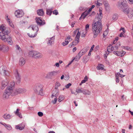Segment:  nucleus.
<instances>
[{"label":"nucleus","instance_id":"f257e3e1","mask_svg":"<svg viewBox=\"0 0 133 133\" xmlns=\"http://www.w3.org/2000/svg\"><path fill=\"white\" fill-rule=\"evenodd\" d=\"M99 13H97L98 16L95 18V22H93L92 25V30L94 34L93 37H96L102 29L101 19L103 17L102 8H99Z\"/></svg>","mask_w":133,"mask_h":133},{"label":"nucleus","instance_id":"f03ea898","mask_svg":"<svg viewBox=\"0 0 133 133\" xmlns=\"http://www.w3.org/2000/svg\"><path fill=\"white\" fill-rule=\"evenodd\" d=\"M0 30L3 32H0V38L4 41L7 42L9 44L12 45V42L11 38L8 35L10 31L6 30V27L3 24L0 26Z\"/></svg>","mask_w":133,"mask_h":133},{"label":"nucleus","instance_id":"7ed1b4c3","mask_svg":"<svg viewBox=\"0 0 133 133\" xmlns=\"http://www.w3.org/2000/svg\"><path fill=\"white\" fill-rule=\"evenodd\" d=\"M15 83L14 82H11L9 85L7 87L3 94V98L8 99L10 95H14V88Z\"/></svg>","mask_w":133,"mask_h":133},{"label":"nucleus","instance_id":"20e7f679","mask_svg":"<svg viewBox=\"0 0 133 133\" xmlns=\"http://www.w3.org/2000/svg\"><path fill=\"white\" fill-rule=\"evenodd\" d=\"M43 88V86L42 84H36L34 87V90L36 94L41 96L44 95Z\"/></svg>","mask_w":133,"mask_h":133},{"label":"nucleus","instance_id":"39448f33","mask_svg":"<svg viewBox=\"0 0 133 133\" xmlns=\"http://www.w3.org/2000/svg\"><path fill=\"white\" fill-rule=\"evenodd\" d=\"M78 30V29H77L76 30L74 31V32L75 34H76ZM80 34V32H79V31L78 30V32L77 33V34L75 37V40L72 42V43H71L69 44V47H71L72 46H74L78 44V43H79V41Z\"/></svg>","mask_w":133,"mask_h":133},{"label":"nucleus","instance_id":"423d86ee","mask_svg":"<svg viewBox=\"0 0 133 133\" xmlns=\"http://www.w3.org/2000/svg\"><path fill=\"white\" fill-rule=\"evenodd\" d=\"M31 28L32 31H35V34H32V33H28V36L30 37L33 38L36 36L37 34V31L38 29V27L36 25H31L28 28Z\"/></svg>","mask_w":133,"mask_h":133},{"label":"nucleus","instance_id":"0eeeda50","mask_svg":"<svg viewBox=\"0 0 133 133\" xmlns=\"http://www.w3.org/2000/svg\"><path fill=\"white\" fill-rule=\"evenodd\" d=\"M117 6L121 9H124L127 6V2L126 0H120L118 2Z\"/></svg>","mask_w":133,"mask_h":133},{"label":"nucleus","instance_id":"6e6552de","mask_svg":"<svg viewBox=\"0 0 133 133\" xmlns=\"http://www.w3.org/2000/svg\"><path fill=\"white\" fill-rule=\"evenodd\" d=\"M14 74L16 78V82L17 84H19L20 82L21 76L19 74L18 70L15 69L14 71Z\"/></svg>","mask_w":133,"mask_h":133},{"label":"nucleus","instance_id":"1a4fd4ad","mask_svg":"<svg viewBox=\"0 0 133 133\" xmlns=\"http://www.w3.org/2000/svg\"><path fill=\"white\" fill-rule=\"evenodd\" d=\"M15 16L17 18L21 17L24 15V13L22 10H16L15 12Z\"/></svg>","mask_w":133,"mask_h":133},{"label":"nucleus","instance_id":"9d476101","mask_svg":"<svg viewBox=\"0 0 133 133\" xmlns=\"http://www.w3.org/2000/svg\"><path fill=\"white\" fill-rule=\"evenodd\" d=\"M0 73L3 75H6L8 72L6 71V68L5 66H2L0 67Z\"/></svg>","mask_w":133,"mask_h":133},{"label":"nucleus","instance_id":"9b49d317","mask_svg":"<svg viewBox=\"0 0 133 133\" xmlns=\"http://www.w3.org/2000/svg\"><path fill=\"white\" fill-rule=\"evenodd\" d=\"M14 91V95H16L18 94H22L25 92L26 90L25 89L19 88L17 89Z\"/></svg>","mask_w":133,"mask_h":133},{"label":"nucleus","instance_id":"f8f14e48","mask_svg":"<svg viewBox=\"0 0 133 133\" xmlns=\"http://www.w3.org/2000/svg\"><path fill=\"white\" fill-rule=\"evenodd\" d=\"M88 49V47L85 48L81 50L78 54V58L79 59L87 51Z\"/></svg>","mask_w":133,"mask_h":133},{"label":"nucleus","instance_id":"ddd939ff","mask_svg":"<svg viewBox=\"0 0 133 133\" xmlns=\"http://www.w3.org/2000/svg\"><path fill=\"white\" fill-rule=\"evenodd\" d=\"M36 19L37 24L40 26L43 25L45 24V22L44 21H43L41 19V17H37L36 18Z\"/></svg>","mask_w":133,"mask_h":133},{"label":"nucleus","instance_id":"4468645a","mask_svg":"<svg viewBox=\"0 0 133 133\" xmlns=\"http://www.w3.org/2000/svg\"><path fill=\"white\" fill-rule=\"evenodd\" d=\"M55 38L54 37L47 39V44L48 45H52L54 43Z\"/></svg>","mask_w":133,"mask_h":133},{"label":"nucleus","instance_id":"2eb2a0df","mask_svg":"<svg viewBox=\"0 0 133 133\" xmlns=\"http://www.w3.org/2000/svg\"><path fill=\"white\" fill-rule=\"evenodd\" d=\"M72 40V39L71 37L70 36H68L65 39V42H63L62 43V44L63 46H65L67 45L69 42H70Z\"/></svg>","mask_w":133,"mask_h":133},{"label":"nucleus","instance_id":"dca6fc26","mask_svg":"<svg viewBox=\"0 0 133 133\" xmlns=\"http://www.w3.org/2000/svg\"><path fill=\"white\" fill-rule=\"evenodd\" d=\"M8 81L5 79V80H3L2 82V87L1 88L2 89H3L8 84Z\"/></svg>","mask_w":133,"mask_h":133},{"label":"nucleus","instance_id":"f3484780","mask_svg":"<svg viewBox=\"0 0 133 133\" xmlns=\"http://www.w3.org/2000/svg\"><path fill=\"white\" fill-rule=\"evenodd\" d=\"M37 51H31L29 52V56L30 57H31L35 58V55L36 54H37Z\"/></svg>","mask_w":133,"mask_h":133},{"label":"nucleus","instance_id":"a211bd4d","mask_svg":"<svg viewBox=\"0 0 133 133\" xmlns=\"http://www.w3.org/2000/svg\"><path fill=\"white\" fill-rule=\"evenodd\" d=\"M89 13L87 11H85L81 15V16L80 17L79 19H81V18H82L83 19H84L85 17L89 14Z\"/></svg>","mask_w":133,"mask_h":133},{"label":"nucleus","instance_id":"6ab92c4d","mask_svg":"<svg viewBox=\"0 0 133 133\" xmlns=\"http://www.w3.org/2000/svg\"><path fill=\"white\" fill-rule=\"evenodd\" d=\"M25 59L23 57L21 58L19 60V64L21 66H23L25 63Z\"/></svg>","mask_w":133,"mask_h":133},{"label":"nucleus","instance_id":"aec40b11","mask_svg":"<svg viewBox=\"0 0 133 133\" xmlns=\"http://www.w3.org/2000/svg\"><path fill=\"white\" fill-rule=\"evenodd\" d=\"M37 14L40 16H43L44 14V12L42 9L38 10L37 11Z\"/></svg>","mask_w":133,"mask_h":133},{"label":"nucleus","instance_id":"412c9836","mask_svg":"<svg viewBox=\"0 0 133 133\" xmlns=\"http://www.w3.org/2000/svg\"><path fill=\"white\" fill-rule=\"evenodd\" d=\"M24 126L22 124H21L16 125L15 128L17 129L21 130L24 129Z\"/></svg>","mask_w":133,"mask_h":133},{"label":"nucleus","instance_id":"4be33fe9","mask_svg":"<svg viewBox=\"0 0 133 133\" xmlns=\"http://www.w3.org/2000/svg\"><path fill=\"white\" fill-rule=\"evenodd\" d=\"M122 9L123 12L125 14H128L129 12V9L128 7Z\"/></svg>","mask_w":133,"mask_h":133},{"label":"nucleus","instance_id":"5701e85b","mask_svg":"<svg viewBox=\"0 0 133 133\" xmlns=\"http://www.w3.org/2000/svg\"><path fill=\"white\" fill-rule=\"evenodd\" d=\"M9 50V47L6 45H3L2 46V50L3 52H7Z\"/></svg>","mask_w":133,"mask_h":133},{"label":"nucleus","instance_id":"b1692460","mask_svg":"<svg viewBox=\"0 0 133 133\" xmlns=\"http://www.w3.org/2000/svg\"><path fill=\"white\" fill-rule=\"evenodd\" d=\"M52 93V97H53V96L56 97L59 95V93L58 92V91L57 90L53 91Z\"/></svg>","mask_w":133,"mask_h":133},{"label":"nucleus","instance_id":"393cba45","mask_svg":"<svg viewBox=\"0 0 133 133\" xmlns=\"http://www.w3.org/2000/svg\"><path fill=\"white\" fill-rule=\"evenodd\" d=\"M3 117L5 119H8L11 118L12 117V116L11 115H10L9 114H5L3 116Z\"/></svg>","mask_w":133,"mask_h":133},{"label":"nucleus","instance_id":"a878e982","mask_svg":"<svg viewBox=\"0 0 133 133\" xmlns=\"http://www.w3.org/2000/svg\"><path fill=\"white\" fill-rule=\"evenodd\" d=\"M114 47L110 44L107 48V51L108 52H111V51L114 50Z\"/></svg>","mask_w":133,"mask_h":133},{"label":"nucleus","instance_id":"bb28decb","mask_svg":"<svg viewBox=\"0 0 133 133\" xmlns=\"http://www.w3.org/2000/svg\"><path fill=\"white\" fill-rule=\"evenodd\" d=\"M126 52L125 51H118V55L117 56H119L122 57L125 54Z\"/></svg>","mask_w":133,"mask_h":133},{"label":"nucleus","instance_id":"cd10ccee","mask_svg":"<svg viewBox=\"0 0 133 133\" xmlns=\"http://www.w3.org/2000/svg\"><path fill=\"white\" fill-rule=\"evenodd\" d=\"M52 12V10L51 9H46V14L47 15L50 16Z\"/></svg>","mask_w":133,"mask_h":133},{"label":"nucleus","instance_id":"c85d7f7f","mask_svg":"<svg viewBox=\"0 0 133 133\" xmlns=\"http://www.w3.org/2000/svg\"><path fill=\"white\" fill-rule=\"evenodd\" d=\"M36 54L35 56V58H39L42 57V55L39 52H37V53Z\"/></svg>","mask_w":133,"mask_h":133},{"label":"nucleus","instance_id":"c756f323","mask_svg":"<svg viewBox=\"0 0 133 133\" xmlns=\"http://www.w3.org/2000/svg\"><path fill=\"white\" fill-rule=\"evenodd\" d=\"M82 93L84 95H90V92L88 90H83V92Z\"/></svg>","mask_w":133,"mask_h":133},{"label":"nucleus","instance_id":"7c9ffc66","mask_svg":"<svg viewBox=\"0 0 133 133\" xmlns=\"http://www.w3.org/2000/svg\"><path fill=\"white\" fill-rule=\"evenodd\" d=\"M57 74V72L55 71H53L49 73V75L50 76H52L56 75Z\"/></svg>","mask_w":133,"mask_h":133},{"label":"nucleus","instance_id":"2f4dec72","mask_svg":"<svg viewBox=\"0 0 133 133\" xmlns=\"http://www.w3.org/2000/svg\"><path fill=\"white\" fill-rule=\"evenodd\" d=\"M103 65L102 64H99L98 65L97 68L98 70H103Z\"/></svg>","mask_w":133,"mask_h":133},{"label":"nucleus","instance_id":"473e14b6","mask_svg":"<svg viewBox=\"0 0 133 133\" xmlns=\"http://www.w3.org/2000/svg\"><path fill=\"white\" fill-rule=\"evenodd\" d=\"M61 85L60 83L58 82H57L55 83V89H57Z\"/></svg>","mask_w":133,"mask_h":133},{"label":"nucleus","instance_id":"72a5a7b5","mask_svg":"<svg viewBox=\"0 0 133 133\" xmlns=\"http://www.w3.org/2000/svg\"><path fill=\"white\" fill-rule=\"evenodd\" d=\"M64 99V96L62 95H60L59 97L58 101L59 102H61Z\"/></svg>","mask_w":133,"mask_h":133},{"label":"nucleus","instance_id":"f704fd0d","mask_svg":"<svg viewBox=\"0 0 133 133\" xmlns=\"http://www.w3.org/2000/svg\"><path fill=\"white\" fill-rule=\"evenodd\" d=\"M6 18H7V20L8 21V22L9 24L13 28V27L14 25L12 23H11L9 21L10 19L9 18H8V16H7L6 17Z\"/></svg>","mask_w":133,"mask_h":133},{"label":"nucleus","instance_id":"c9c22d12","mask_svg":"<svg viewBox=\"0 0 133 133\" xmlns=\"http://www.w3.org/2000/svg\"><path fill=\"white\" fill-rule=\"evenodd\" d=\"M94 45H93L91 47L90 50L89 51L88 54V55L89 56H90L91 55V52L93 50L94 48Z\"/></svg>","mask_w":133,"mask_h":133},{"label":"nucleus","instance_id":"e433bc0d","mask_svg":"<svg viewBox=\"0 0 133 133\" xmlns=\"http://www.w3.org/2000/svg\"><path fill=\"white\" fill-rule=\"evenodd\" d=\"M82 88H81V89H76V92L78 94L82 93L83 90H82Z\"/></svg>","mask_w":133,"mask_h":133},{"label":"nucleus","instance_id":"4c0bfd02","mask_svg":"<svg viewBox=\"0 0 133 133\" xmlns=\"http://www.w3.org/2000/svg\"><path fill=\"white\" fill-rule=\"evenodd\" d=\"M118 18V15L117 14H115L113 16L112 18L115 20H116Z\"/></svg>","mask_w":133,"mask_h":133},{"label":"nucleus","instance_id":"58836bf2","mask_svg":"<svg viewBox=\"0 0 133 133\" xmlns=\"http://www.w3.org/2000/svg\"><path fill=\"white\" fill-rule=\"evenodd\" d=\"M131 11L130 13L131 14H129L128 15V17L130 18H131L133 17V9L131 10Z\"/></svg>","mask_w":133,"mask_h":133},{"label":"nucleus","instance_id":"ea45409f","mask_svg":"<svg viewBox=\"0 0 133 133\" xmlns=\"http://www.w3.org/2000/svg\"><path fill=\"white\" fill-rule=\"evenodd\" d=\"M100 0H98V1H96L95 2V4L97 7H98L101 4V3L99 2H98Z\"/></svg>","mask_w":133,"mask_h":133},{"label":"nucleus","instance_id":"a19ab883","mask_svg":"<svg viewBox=\"0 0 133 133\" xmlns=\"http://www.w3.org/2000/svg\"><path fill=\"white\" fill-rule=\"evenodd\" d=\"M5 128L8 130H10L11 129L12 127L9 124H7Z\"/></svg>","mask_w":133,"mask_h":133},{"label":"nucleus","instance_id":"79ce46f5","mask_svg":"<svg viewBox=\"0 0 133 133\" xmlns=\"http://www.w3.org/2000/svg\"><path fill=\"white\" fill-rule=\"evenodd\" d=\"M52 12L53 14L55 15H57L58 14V12L57 10H54Z\"/></svg>","mask_w":133,"mask_h":133},{"label":"nucleus","instance_id":"37998d69","mask_svg":"<svg viewBox=\"0 0 133 133\" xmlns=\"http://www.w3.org/2000/svg\"><path fill=\"white\" fill-rule=\"evenodd\" d=\"M125 32H121L119 35V36L120 37H124V33Z\"/></svg>","mask_w":133,"mask_h":133},{"label":"nucleus","instance_id":"c03bdc74","mask_svg":"<svg viewBox=\"0 0 133 133\" xmlns=\"http://www.w3.org/2000/svg\"><path fill=\"white\" fill-rule=\"evenodd\" d=\"M38 115L39 116L42 117L43 115V113L41 112H39L38 113Z\"/></svg>","mask_w":133,"mask_h":133},{"label":"nucleus","instance_id":"a18cd8bd","mask_svg":"<svg viewBox=\"0 0 133 133\" xmlns=\"http://www.w3.org/2000/svg\"><path fill=\"white\" fill-rule=\"evenodd\" d=\"M103 3L105 7H107L108 6L109 4L106 1H104L103 2Z\"/></svg>","mask_w":133,"mask_h":133},{"label":"nucleus","instance_id":"49530a36","mask_svg":"<svg viewBox=\"0 0 133 133\" xmlns=\"http://www.w3.org/2000/svg\"><path fill=\"white\" fill-rule=\"evenodd\" d=\"M116 83H118L119 81V77L117 75H116Z\"/></svg>","mask_w":133,"mask_h":133},{"label":"nucleus","instance_id":"de8ad7c7","mask_svg":"<svg viewBox=\"0 0 133 133\" xmlns=\"http://www.w3.org/2000/svg\"><path fill=\"white\" fill-rule=\"evenodd\" d=\"M15 115L18 116L19 117H20L21 118H22L21 114L19 112H18V113L17 114H16Z\"/></svg>","mask_w":133,"mask_h":133},{"label":"nucleus","instance_id":"09e8293b","mask_svg":"<svg viewBox=\"0 0 133 133\" xmlns=\"http://www.w3.org/2000/svg\"><path fill=\"white\" fill-rule=\"evenodd\" d=\"M89 29V25L88 24H87L85 26V30L86 31L87 30Z\"/></svg>","mask_w":133,"mask_h":133},{"label":"nucleus","instance_id":"8fccbe9b","mask_svg":"<svg viewBox=\"0 0 133 133\" xmlns=\"http://www.w3.org/2000/svg\"><path fill=\"white\" fill-rule=\"evenodd\" d=\"M71 85V84L70 83H69L66 85L65 87L66 88H69L70 87Z\"/></svg>","mask_w":133,"mask_h":133},{"label":"nucleus","instance_id":"3c124183","mask_svg":"<svg viewBox=\"0 0 133 133\" xmlns=\"http://www.w3.org/2000/svg\"><path fill=\"white\" fill-rule=\"evenodd\" d=\"M16 49L18 50L19 51H22L21 49L20 48V47L19 46V45H16Z\"/></svg>","mask_w":133,"mask_h":133},{"label":"nucleus","instance_id":"603ef678","mask_svg":"<svg viewBox=\"0 0 133 133\" xmlns=\"http://www.w3.org/2000/svg\"><path fill=\"white\" fill-rule=\"evenodd\" d=\"M108 33V31L107 30H106L105 31H104L103 34L105 35H107Z\"/></svg>","mask_w":133,"mask_h":133},{"label":"nucleus","instance_id":"864d4df0","mask_svg":"<svg viewBox=\"0 0 133 133\" xmlns=\"http://www.w3.org/2000/svg\"><path fill=\"white\" fill-rule=\"evenodd\" d=\"M19 109H17L16 110V111L14 112L15 114H17L19 112Z\"/></svg>","mask_w":133,"mask_h":133},{"label":"nucleus","instance_id":"5fc2aeb1","mask_svg":"<svg viewBox=\"0 0 133 133\" xmlns=\"http://www.w3.org/2000/svg\"><path fill=\"white\" fill-rule=\"evenodd\" d=\"M57 98H55L54 101H52V103L54 104H55L57 101Z\"/></svg>","mask_w":133,"mask_h":133},{"label":"nucleus","instance_id":"6e6d98bb","mask_svg":"<svg viewBox=\"0 0 133 133\" xmlns=\"http://www.w3.org/2000/svg\"><path fill=\"white\" fill-rule=\"evenodd\" d=\"M99 49V46L98 45H97L95 48V49L96 51L98 50Z\"/></svg>","mask_w":133,"mask_h":133},{"label":"nucleus","instance_id":"4d7b16f0","mask_svg":"<svg viewBox=\"0 0 133 133\" xmlns=\"http://www.w3.org/2000/svg\"><path fill=\"white\" fill-rule=\"evenodd\" d=\"M118 46H115L114 47V50H117L118 49Z\"/></svg>","mask_w":133,"mask_h":133},{"label":"nucleus","instance_id":"13d9d810","mask_svg":"<svg viewBox=\"0 0 133 133\" xmlns=\"http://www.w3.org/2000/svg\"><path fill=\"white\" fill-rule=\"evenodd\" d=\"M121 30H122L123 31V32H125V29L123 28H121L120 29V31Z\"/></svg>","mask_w":133,"mask_h":133},{"label":"nucleus","instance_id":"bf43d9fd","mask_svg":"<svg viewBox=\"0 0 133 133\" xmlns=\"http://www.w3.org/2000/svg\"><path fill=\"white\" fill-rule=\"evenodd\" d=\"M121 45V43L120 42H117L116 44V45L118 46H119Z\"/></svg>","mask_w":133,"mask_h":133},{"label":"nucleus","instance_id":"052dcab7","mask_svg":"<svg viewBox=\"0 0 133 133\" xmlns=\"http://www.w3.org/2000/svg\"><path fill=\"white\" fill-rule=\"evenodd\" d=\"M77 50V48L76 47H75L72 50V51L73 52H74Z\"/></svg>","mask_w":133,"mask_h":133},{"label":"nucleus","instance_id":"680f3d73","mask_svg":"<svg viewBox=\"0 0 133 133\" xmlns=\"http://www.w3.org/2000/svg\"><path fill=\"white\" fill-rule=\"evenodd\" d=\"M113 53L117 55H118V51H114L113 52Z\"/></svg>","mask_w":133,"mask_h":133},{"label":"nucleus","instance_id":"e2e57ef3","mask_svg":"<svg viewBox=\"0 0 133 133\" xmlns=\"http://www.w3.org/2000/svg\"><path fill=\"white\" fill-rule=\"evenodd\" d=\"M113 53L117 55H118V51H114L113 52Z\"/></svg>","mask_w":133,"mask_h":133},{"label":"nucleus","instance_id":"0e129e2a","mask_svg":"<svg viewBox=\"0 0 133 133\" xmlns=\"http://www.w3.org/2000/svg\"><path fill=\"white\" fill-rule=\"evenodd\" d=\"M84 79L85 80H86V81H87L88 80V78L87 76H85V77H84Z\"/></svg>","mask_w":133,"mask_h":133},{"label":"nucleus","instance_id":"69168bd1","mask_svg":"<svg viewBox=\"0 0 133 133\" xmlns=\"http://www.w3.org/2000/svg\"><path fill=\"white\" fill-rule=\"evenodd\" d=\"M55 65L57 67H58L59 66V64L58 63H56Z\"/></svg>","mask_w":133,"mask_h":133},{"label":"nucleus","instance_id":"338daca9","mask_svg":"<svg viewBox=\"0 0 133 133\" xmlns=\"http://www.w3.org/2000/svg\"><path fill=\"white\" fill-rule=\"evenodd\" d=\"M0 123L2 124L3 125H4L5 127L6 126V125H7V124H5V123H2L1 122H0Z\"/></svg>","mask_w":133,"mask_h":133},{"label":"nucleus","instance_id":"774afa93","mask_svg":"<svg viewBox=\"0 0 133 133\" xmlns=\"http://www.w3.org/2000/svg\"><path fill=\"white\" fill-rule=\"evenodd\" d=\"M129 2L130 3L133 4V0H129Z\"/></svg>","mask_w":133,"mask_h":133}]
</instances>
